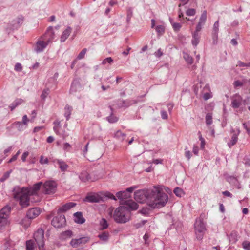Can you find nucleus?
Instances as JSON below:
<instances>
[{
	"label": "nucleus",
	"mask_w": 250,
	"mask_h": 250,
	"mask_svg": "<svg viewBox=\"0 0 250 250\" xmlns=\"http://www.w3.org/2000/svg\"><path fill=\"white\" fill-rule=\"evenodd\" d=\"M12 170H10V171H8L6 172L2 176V177L0 178V181L1 182H4L5 180H6L7 178H9L10 174Z\"/></svg>",
	"instance_id": "47"
},
{
	"label": "nucleus",
	"mask_w": 250,
	"mask_h": 250,
	"mask_svg": "<svg viewBox=\"0 0 250 250\" xmlns=\"http://www.w3.org/2000/svg\"><path fill=\"white\" fill-rule=\"evenodd\" d=\"M242 247L245 250H250V242L244 241L242 243Z\"/></svg>",
	"instance_id": "48"
},
{
	"label": "nucleus",
	"mask_w": 250,
	"mask_h": 250,
	"mask_svg": "<svg viewBox=\"0 0 250 250\" xmlns=\"http://www.w3.org/2000/svg\"><path fill=\"white\" fill-rule=\"evenodd\" d=\"M200 35L197 32H194L192 34V44L193 46H196L199 42Z\"/></svg>",
	"instance_id": "25"
},
{
	"label": "nucleus",
	"mask_w": 250,
	"mask_h": 250,
	"mask_svg": "<svg viewBox=\"0 0 250 250\" xmlns=\"http://www.w3.org/2000/svg\"><path fill=\"white\" fill-rule=\"evenodd\" d=\"M173 192L178 197H182L184 194L183 190L178 187L174 188Z\"/></svg>",
	"instance_id": "39"
},
{
	"label": "nucleus",
	"mask_w": 250,
	"mask_h": 250,
	"mask_svg": "<svg viewBox=\"0 0 250 250\" xmlns=\"http://www.w3.org/2000/svg\"><path fill=\"white\" fill-rule=\"evenodd\" d=\"M204 24L203 23H200V22H198L197 26H196V30L194 32H197V33H198L201 31V30L202 29V26H203Z\"/></svg>",
	"instance_id": "59"
},
{
	"label": "nucleus",
	"mask_w": 250,
	"mask_h": 250,
	"mask_svg": "<svg viewBox=\"0 0 250 250\" xmlns=\"http://www.w3.org/2000/svg\"><path fill=\"white\" fill-rule=\"evenodd\" d=\"M26 250H35V244L33 240H29L26 241Z\"/></svg>",
	"instance_id": "35"
},
{
	"label": "nucleus",
	"mask_w": 250,
	"mask_h": 250,
	"mask_svg": "<svg viewBox=\"0 0 250 250\" xmlns=\"http://www.w3.org/2000/svg\"><path fill=\"white\" fill-rule=\"evenodd\" d=\"M134 196L137 202H146L153 208L164 207L168 201V195L158 187L151 190H138L134 192Z\"/></svg>",
	"instance_id": "1"
},
{
	"label": "nucleus",
	"mask_w": 250,
	"mask_h": 250,
	"mask_svg": "<svg viewBox=\"0 0 250 250\" xmlns=\"http://www.w3.org/2000/svg\"><path fill=\"white\" fill-rule=\"evenodd\" d=\"M14 69L15 71L20 72L21 71L22 69V65L20 63H16L14 67Z\"/></svg>",
	"instance_id": "56"
},
{
	"label": "nucleus",
	"mask_w": 250,
	"mask_h": 250,
	"mask_svg": "<svg viewBox=\"0 0 250 250\" xmlns=\"http://www.w3.org/2000/svg\"><path fill=\"white\" fill-rule=\"evenodd\" d=\"M196 11L193 8H189L186 11V15L190 16H193L195 14Z\"/></svg>",
	"instance_id": "52"
},
{
	"label": "nucleus",
	"mask_w": 250,
	"mask_h": 250,
	"mask_svg": "<svg viewBox=\"0 0 250 250\" xmlns=\"http://www.w3.org/2000/svg\"><path fill=\"white\" fill-rule=\"evenodd\" d=\"M161 115L163 119H167L168 118L167 113L165 110H162L161 111Z\"/></svg>",
	"instance_id": "63"
},
{
	"label": "nucleus",
	"mask_w": 250,
	"mask_h": 250,
	"mask_svg": "<svg viewBox=\"0 0 250 250\" xmlns=\"http://www.w3.org/2000/svg\"><path fill=\"white\" fill-rule=\"evenodd\" d=\"M55 165H57L61 171H66L68 168V165L63 161L60 159H55L53 161Z\"/></svg>",
	"instance_id": "16"
},
{
	"label": "nucleus",
	"mask_w": 250,
	"mask_h": 250,
	"mask_svg": "<svg viewBox=\"0 0 250 250\" xmlns=\"http://www.w3.org/2000/svg\"><path fill=\"white\" fill-rule=\"evenodd\" d=\"M83 201L84 202H88L89 203H100L103 201V198L99 194L94 193L87 194Z\"/></svg>",
	"instance_id": "9"
},
{
	"label": "nucleus",
	"mask_w": 250,
	"mask_h": 250,
	"mask_svg": "<svg viewBox=\"0 0 250 250\" xmlns=\"http://www.w3.org/2000/svg\"><path fill=\"white\" fill-rule=\"evenodd\" d=\"M23 21V17L22 16L18 17L12 21L11 29L13 30L17 29L22 24Z\"/></svg>",
	"instance_id": "15"
},
{
	"label": "nucleus",
	"mask_w": 250,
	"mask_h": 250,
	"mask_svg": "<svg viewBox=\"0 0 250 250\" xmlns=\"http://www.w3.org/2000/svg\"><path fill=\"white\" fill-rule=\"evenodd\" d=\"M77 204L74 202H69L67 203L64 205H63L62 207L60 208L57 211L59 213H62V212H65L69 209L75 207L76 206Z\"/></svg>",
	"instance_id": "17"
},
{
	"label": "nucleus",
	"mask_w": 250,
	"mask_h": 250,
	"mask_svg": "<svg viewBox=\"0 0 250 250\" xmlns=\"http://www.w3.org/2000/svg\"><path fill=\"white\" fill-rule=\"evenodd\" d=\"M41 213L39 208H34L29 209L27 212V217L29 219H34L37 217Z\"/></svg>",
	"instance_id": "14"
},
{
	"label": "nucleus",
	"mask_w": 250,
	"mask_h": 250,
	"mask_svg": "<svg viewBox=\"0 0 250 250\" xmlns=\"http://www.w3.org/2000/svg\"><path fill=\"white\" fill-rule=\"evenodd\" d=\"M34 239L38 246L40 250H44V231L42 229H39L34 234Z\"/></svg>",
	"instance_id": "5"
},
{
	"label": "nucleus",
	"mask_w": 250,
	"mask_h": 250,
	"mask_svg": "<svg viewBox=\"0 0 250 250\" xmlns=\"http://www.w3.org/2000/svg\"><path fill=\"white\" fill-rule=\"evenodd\" d=\"M66 222L64 215L57 211V214L52 220L51 224L55 228H60L65 226Z\"/></svg>",
	"instance_id": "6"
},
{
	"label": "nucleus",
	"mask_w": 250,
	"mask_h": 250,
	"mask_svg": "<svg viewBox=\"0 0 250 250\" xmlns=\"http://www.w3.org/2000/svg\"><path fill=\"white\" fill-rule=\"evenodd\" d=\"M12 127L16 128L18 131H21L25 129L26 125L21 122H15L12 124Z\"/></svg>",
	"instance_id": "21"
},
{
	"label": "nucleus",
	"mask_w": 250,
	"mask_h": 250,
	"mask_svg": "<svg viewBox=\"0 0 250 250\" xmlns=\"http://www.w3.org/2000/svg\"><path fill=\"white\" fill-rule=\"evenodd\" d=\"M127 202H128L127 204L128 205V207L131 209L134 210L137 209L138 208V205L136 203L129 200L125 201V203Z\"/></svg>",
	"instance_id": "34"
},
{
	"label": "nucleus",
	"mask_w": 250,
	"mask_h": 250,
	"mask_svg": "<svg viewBox=\"0 0 250 250\" xmlns=\"http://www.w3.org/2000/svg\"><path fill=\"white\" fill-rule=\"evenodd\" d=\"M155 29L159 35H162L165 32V27L162 25H157Z\"/></svg>",
	"instance_id": "41"
},
{
	"label": "nucleus",
	"mask_w": 250,
	"mask_h": 250,
	"mask_svg": "<svg viewBox=\"0 0 250 250\" xmlns=\"http://www.w3.org/2000/svg\"><path fill=\"white\" fill-rule=\"evenodd\" d=\"M109 237L110 234L109 232L107 231L102 232L98 235V237L100 240L105 243L108 242Z\"/></svg>",
	"instance_id": "23"
},
{
	"label": "nucleus",
	"mask_w": 250,
	"mask_h": 250,
	"mask_svg": "<svg viewBox=\"0 0 250 250\" xmlns=\"http://www.w3.org/2000/svg\"><path fill=\"white\" fill-rule=\"evenodd\" d=\"M138 188V186H132L129 188H127L125 191L127 192L128 193H129V195H130V194L133 192V191L137 188Z\"/></svg>",
	"instance_id": "61"
},
{
	"label": "nucleus",
	"mask_w": 250,
	"mask_h": 250,
	"mask_svg": "<svg viewBox=\"0 0 250 250\" xmlns=\"http://www.w3.org/2000/svg\"><path fill=\"white\" fill-rule=\"evenodd\" d=\"M109 108L111 110V113L109 116L106 117V120L110 123H115L118 121V118L113 114V108L111 106H109Z\"/></svg>",
	"instance_id": "22"
},
{
	"label": "nucleus",
	"mask_w": 250,
	"mask_h": 250,
	"mask_svg": "<svg viewBox=\"0 0 250 250\" xmlns=\"http://www.w3.org/2000/svg\"><path fill=\"white\" fill-rule=\"evenodd\" d=\"M172 26L175 32H178L181 28L182 25L179 23L175 22L172 23Z\"/></svg>",
	"instance_id": "43"
},
{
	"label": "nucleus",
	"mask_w": 250,
	"mask_h": 250,
	"mask_svg": "<svg viewBox=\"0 0 250 250\" xmlns=\"http://www.w3.org/2000/svg\"><path fill=\"white\" fill-rule=\"evenodd\" d=\"M238 234L236 231H232L229 235V241L232 244H235L238 241Z\"/></svg>",
	"instance_id": "27"
},
{
	"label": "nucleus",
	"mask_w": 250,
	"mask_h": 250,
	"mask_svg": "<svg viewBox=\"0 0 250 250\" xmlns=\"http://www.w3.org/2000/svg\"><path fill=\"white\" fill-rule=\"evenodd\" d=\"M204 214H201L200 217L196 219L194 224L195 233L196 238L198 240H201L206 230V224L203 221L202 216Z\"/></svg>",
	"instance_id": "4"
},
{
	"label": "nucleus",
	"mask_w": 250,
	"mask_h": 250,
	"mask_svg": "<svg viewBox=\"0 0 250 250\" xmlns=\"http://www.w3.org/2000/svg\"><path fill=\"white\" fill-rule=\"evenodd\" d=\"M42 185V182L34 184L31 188V191L27 188H21L19 186H16L12 190L13 198L19 202L20 205L21 207H27L30 205L29 196L31 194H36L37 191L41 188Z\"/></svg>",
	"instance_id": "2"
},
{
	"label": "nucleus",
	"mask_w": 250,
	"mask_h": 250,
	"mask_svg": "<svg viewBox=\"0 0 250 250\" xmlns=\"http://www.w3.org/2000/svg\"><path fill=\"white\" fill-rule=\"evenodd\" d=\"M89 240L88 237H83L78 239H72L70 244L73 248H77L81 244L86 243Z\"/></svg>",
	"instance_id": "11"
},
{
	"label": "nucleus",
	"mask_w": 250,
	"mask_h": 250,
	"mask_svg": "<svg viewBox=\"0 0 250 250\" xmlns=\"http://www.w3.org/2000/svg\"><path fill=\"white\" fill-rule=\"evenodd\" d=\"M79 179L83 182H85L91 179L90 176L87 172L83 171L82 172L79 176Z\"/></svg>",
	"instance_id": "26"
},
{
	"label": "nucleus",
	"mask_w": 250,
	"mask_h": 250,
	"mask_svg": "<svg viewBox=\"0 0 250 250\" xmlns=\"http://www.w3.org/2000/svg\"><path fill=\"white\" fill-rule=\"evenodd\" d=\"M113 218L117 223H126L129 220V212L125 207L120 206L115 210Z\"/></svg>",
	"instance_id": "3"
},
{
	"label": "nucleus",
	"mask_w": 250,
	"mask_h": 250,
	"mask_svg": "<svg viewBox=\"0 0 250 250\" xmlns=\"http://www.w3.org/2000/svg\"><path fill=\"white\" fill-rule=\"evenodd\" d=\"M54 38V32L53 31V27L51 26H50L48 28L45 33L42 37V40L46 41L48 43L51 42Z\"/></svg>",
	"instance_id": "12"
},
{
	"label": "nucleus",
	"mask_w": 250,
	"mask_h": 250,
	"mask_svg": "<svg viewBox=\"0 0 250 250\" xmlns=\"http://www.w3.org/2000/svg\"><path fill=\"white\" fill-rule=\"evenodd\" d=\"M237 66L242 67H250V62L248 63H244L241 61H238Z\"/></svg>",
	"instance_id": "50"
},
{
	"label": "nucleus",
	"mask_w": 250,
	"mask_h": 250,
	"mask_svg": "<svg viewBox=\"0 0 250 250\" xmlns=\"http://www.w3.org/2000/svg\"><path fill=\"white\" fill-rule=\"evenodd\" d=\"M48 42L44 40H39L37 42L35 47V51L37 53H40L43 51V50L47 47Z\"/></svg>",
	"instance_id": "13"
},
{
	"label": "nucleus",
	"mask_w": 250,
	"mask_h": 250,
	"mask_svg": "<svg viewBox=\"0 0 250 250\" xmlns=\"http://www.w3.org/2000/svg\"><path fill=\"white\" fill-rule=\"evenodd\" d=\"M23 100L22 99H17L13 103H12L10 105L9 108L11 110H13L17 106L20 105Z\"/></svg>",
	"instance_id": "29"
},
{
	"label": "nucleus",
	"mask_w": 250,
	"mask_h": 250,
	"mask_svg": "<svg viewBox=\"0 0 250 250\" xmlns=\"http://www.w3.org/2000/svg\"><path fill=\"white\" fill-rule=\"evenodd\" d=\"M114 137L119 141L122 142L125 140L126 134L122 132L120 130H118L115 133Z\"/></svg>",
	"instance_id": "31"
},
{
	"label": "nucleus",
	"mask_w": 250,
	"mask_h": 250,
	"mask_svg": "<svg viewBox=\"0 0 250 250\" xmlns=\"http://www.w3.org/2000/svg\"><path fill=\"white\" fill-rule=\"evenodd\" d=\"M116 105L119 108L125 107L124 104V100L119 99L116 102Z\"/></svg>",
	"instance_id": "54"
},
{
	"label": "nucleus",
	"mask_w": 250,
	"mask_h": 250,
	"mask_svg": "<svg viewBox=\"0 0 250 250\" xmlns=\"http://www.w3.org/2000/svg\"><path fill=\"white\" fill-rule=\"evenodd\" d=\"M178 18L179 19V20L181 22H183V21L184 20V15H183V12L181 11V9H180L179 10V11H178Z\"/></svg>",
	"instance_id": "60"
},
{
	"label": "nucleus",
	"mask_w": 250,
	"mask_h": 250,
	"mask_svg": "<svg viewBox=\"0 0 250 250\" xmlns=\"http://www.w3.org/2000/svg\"><path fill=\"white\" fill-rule=\"evenodd\" d=\"M11 210V207L6 205L0 210V227L4 226L7 224Z\"/></svg>",
	"instance_id": "7"
},
{
	"label": "nucleus",
	"mask_w": 250,
	"mask_h": 250,
	"mask_svg": "<svg viewBox=\"0 0 250 250\" xmlns=\"http://www.w3.org/2000/svg\"><path fill=\"white\" fill-rule=\"evenodd\" d=\"M183 57L188 63L191 64L193 63V58L191 56H190L188 54L184 53Z\"/></svg>",
	"instance_id": "37"
},
{
	"label": "nucleus",
	"mask_w": 250,
	"mask_h": 250,
	"mask_svg": "<svg viewBox=\"0 0 250 250\" xmlns=\"http://www.w3.org/2000/svg\"><path fill=\"white\" fill-rule=\"evenodd\" d=\"M105 196L106 197L110 198V199H113V200H116V197L112 193H110V192H107L105 194Z\"/></svg>",
	"instance_id": "64"
},
{
	"label": "nucleus",
	"mask_w": 250,
	"mask_h": 250,
	"mask_svg": "<svg viewBox=\"0 0 250 250\" xmlns=\"http://www.w3.org/2000/svg\"><path fill=\"white\" fill-rule=\"evenodd\" d=\"M48 91H49L48 88L44 89L42 90V93L41 95V97L42 100H45V98H46V97L47 96V95L49 94Z\"/></svg>",
	"instance_id": "46"
},
{
	"label": "nucleus",
	"mask_w": 250,
	"mask_h": 250,
	"mask_svg": "<svg viewBox=\"0 0 250 250\" xmlns=\"http://www.w3.org/2000/svg\"><path fill=\"white\" fill-rule=\"evenodd\" d=\"M100 225L101 229H105L108 228L109 225L105 219L102 218L100 221Z\"/></svg>",
	"instance_id": "36"
},
{
	"label": "nucleus",
	"mask_w": 250,
	"mask_h": 250,
	"mask_svg": "<svg viewBox=\"0 0 250 250\" xmlns=\"http://www.w3.org/2000/svg\"><path fill=\"white\" fill-rule=\"evenodd\" d=\"M64 116L65 117L66 120L68 121L70 118V115L72 111V107L70 105H66L64 108Z\"/></svg>",
	"instance_id": "30"
},
{
	"label": "nucleus",
	"mask_w": 250,
	"mask_h": 250,
	"mask_svg": "<svg viewBox=\"0 0 250 250\" xmlns=\"http://www.w3.org/2000/svg\"><path fill=\"white\" fill-rule=\"evenodd\" d=\"M87 52V49L86 48H83L81 52L79 54L77 57V59L81 60L84 58L86 53Z\"/></svg>",
	"instance_id": "45"
},
{
	"label": "nucleus",
	"mask_w": 250,
	"mask_h": 250,
	"mask_svg": "<svg viewBox=\"0 0 250 250\" xmlns=\"http://www.w3.org/2000/svg\"><path fill=\"white\" fill-rule=\"evenodd\" d=\"M147 222L146 220H142L140 222L136 224V227L139 228L143 226Z\"/></svg>",
	"instance_id": "62"
},
{
	"label": "nucleus",
	"mask_w": 250,
	"mask_h": 250,
	"mask_svg": "<svg viewBox=\"0 0 250 250\" xmlns=\"http://www.w3.org/2000/svg\"><path fill=\"white\" fill-rule=\"evenodd\" d=\"M133 16V11L131 7H128L127 9V18L126 21L127 23L130 22L131 17Z\"/></svg>",
	"instance_id": "38"
},
{
	"label": "nucleus",
	"mask_w": 250,
	"mask_h": 250,
	"mask_svg": "<svg viewBox=\"0 0 250 250\" xmlns=\"http://www.w3.org/2000/svg\"><path fill=\"white\" fill-rule=\"evenodd\" d=\"M73 235V232L71 230H66L61 233V238L62 239L65 240L71 237Z\"/></svg>",
	"instance_id": "32"
},
{
	"label": "nucleus",
	"mask_w": 250,
	"mask_h": 250,
	"mask_svg": "<svg viewBox=\"0 0 250 250\" xmlns=\"http://www.w3.org/2000/svg\"><path fill=\"white\" fill-rule=\"evenodd\" d=\"M218 33L217 32H213L212 33V42L213 44H216L217 42L218 39Z\"/></svg>",
	"instance_id": "49"
},
{
	"label": "nucleus",
	"mask_w": 250,
	"mask_h": 250,
	"mask_svg": "<svg viewBox=\"0 0 250 250\" xmlns=\"http://www.w3.org/2000/svg\"><path fill=\"white\" fill-rule=\"evenodd\" d=\"M137 103V101L135 100H124V104L125 108Z\"/></svg>",
	"instance_id": "33"
},
{
	"label": "nucleus",
	"mask_w": 250,
	"mask_h": 250,
	"mask_svg": "<svg viewBox=\"0 0 250 250\" xmlns=\"http://www.w3.org/2000/svg\"><path fill=\"white\" fill-rule=\"evenodd\" d=\"M207 13L206 10L202 12L201 16L200 18L199 22L205 24V23L206 21V20H207Z\"/></svg>",
	"instance_id": "40"
},
{
	"label": "nucleus",
	"mask_w": 250,
	"mask_h": 250,
	"mask_svg": "<svg viewBox=\"0 0 250 250\" xmlns=\"http://www.w3.org/2000/svg\"><path fill=\"white\" fill-rule=\"evenodd\" d=\"M56 184L53 181H46L43 185V192L45 194L54 193L56 191Z\"/></svg>",
	"instance_id": "8"
},
{
	"label": "nucleus",
	"mask_w": 250,
	"mask_h": 250,
	"mask_svg": "<svg viewBox=\"0 0 250 250\" xmlns=\"http://www.w3.org/2000/svg\"><path fill=\"white\" fill-rule=\"evenodd\" d=\"M116 195L119 199L122 201L124 200H127L130 197L129 193H128L125 190L119 191L116 193Z\"/></svg>",
	"instance_id": "18"
},
{
	"label": "nucleus",
	"mask_w": 250,
	"mask_h": 250,
	"mask_svg": "<svg viewBox=\"0 0 250 250\" xmlns=\"http://www.w3.org/2000/svg\"><path fill=\"white\" fill-rule=\"evenodd\" d=\"M72 31V28L70 26H68L67 28L62 32L61 36V42H64L69 37Z\"/></svg>",
	"instance_id": "20"
},
{
	"label": "nucleus",
	"mask_w": 250,
	"mask_h": 250,
	"mask_svg": "<svg viewBox=\"0 0 250 250\" xmlns=\"http://www.w3.org/2000/svg\"><path fill=\"white\" fill-rule=\"evenodd\" d=\"M75 222L78 224H83L85 222V219L83 216L81 212H77L74 214Z\"/></svg>",
	"instance_id": "19"
},
{
	"label": "nucleus",
	"mask_w": 250,
	"mask_h": 250,
	"mask_svg": "<svg viewBox=\"0 0 250 250\" xmlns=\"http://www.w3.org/2000/svg\"><path fill=\"white\" fill-rule=\"evenodd\" d=\"M212 123V117L211 113H208L206 116V123L208 125H210Z\"/></svg>",
	"instance_id": "42"
},
{
	"label": "nucleus",
	"mask_w": 250,
	"mask_h": 250,
	"mask_svg": "<svg viewBox=\"0 0 250 250\" xmlns=\"http://www.w3.org/2000/svg\"><path fill=\"white\" fill-rule=\"evenodd\" d=\"M231 106L233 108H238L242 104V98L238 94H236L231 97Z\"/></svg>",
	"instance_id": "10"
},
{
	"label": "nucleus",
	"mask_w": 250,
	"mask_h": 250,
	"mask_svg": "<svg viewBox=\"0 0 250 250\" xmlns=\"http://www.w3.org/2000/svg\"><path fill=\"white\" fill-rule=\"evenodd\" d=\"M113 62V60L111 57H107L104 59L102 62V64L103 65H105L106 63H108L109 64H111Z\"/></svg>",
	"instance_id": "51"
},
{
	"label": "nucleus",
	"mask_w": 250,
	"mask_h": 250,
	"mask_svg": "<svg viewBox=\"0 0 250 250\" xmlns=\"http://www.w3.org/2000/svg\"><path fill=\"white\" fill-rule=\"evenodd\" d=\"M243 85V83L239 80H237L234 81L233 83V85L234 88H236L237 87L242 86Z\"/></svg>",
	"instance_id": "58"
},
{
	"label": "nucleus",
	"mask_w": 250,
	"mask_h": 250,
	"mask_svg": "<svg viewBox=\"0 0 250 250\" xmlns=\"http://www.w3.org/2000/svg\"><path fill=\"white\" fill-rule=\"evenodd\" d=\"M40 163L42 165L47 164L48 163V159L47 157L41 156L40 159Z\"/></svg>",
	"instance_id": "53"
},
{
	"label": "nucleus",
	"mask_w": 250,
	"mask_h": 250,
	"mask_svg": "<svg viewBox=\"0 0 250 250\" xmlns=\"http://www.w3.org/2000/svg\"><path fill=\"white\" fill-rule=\"evenodd\" d=\"M244 128L246 130L247 133L250 135V120L243 124Z\"/></svg>",
	"instance_id": "44"
},
{
	"label": "nucleus",
	"mask_w": 250,
	"mask_h": 250,
	"mask_svg": "<svg viewBox=\"0 0 250 250\" xmlns=\"http://www.w3.org/2000/svg\"><path fill=\"white\" fill-rule=\"evenodd\" d=\"M80 87V83L77 81L74 80L71 84L70 89V93L72 94L75 93Z\"/></svg>",
	"instance_id": "28"
},
{
	"label": "nucleus",
	"mask_w": 250,
	"mask_h": 250,
	"mask_svg": "<svg viewBox=\"0 0 250 250\" xmlns=\"http://www.w3.org/2000/svg\"><path fill=\"white\" fill-rule=\"evenodd\" d=\"M240 133V131L238 130L237 133H234L231 136V139L230 142L228 143V146L229 148H231L233 146L236 144L238 140V135Z\"/></svg>",
	"instance_id": "24"
},
{
	"label": "nucleus",
	"mask_w": 250,
	"mask_h": 250,
	"mask_svg": "<svg viewBox=\"0 0 250 250\" xmlns=\"http://www.w3.org/2000/svg\"><path fill=\"white\" fill-rule=\"evenodd\" d=\"M219 31V21H217L214 23L213 30V32H217Z\"/></svg>",
	"instance_id": "55"
},
{
	"label": "nucleus",
	"mask_w": 250,
	"mask_h": 250,
	"mask_svg": "<svg viewBox=\"0 0 250 250\" xmlns=\"http://www.w3.org/2000/svg\"><path fill=\"white\" fill-rule=\"evenodd\" d=\"M149 238V235L148 233H146L143 236V239L145 241V244L146 245H148L149 242L148 241V239Z\"/></svg>",
	"instance_id": "57"
}]
</instances>
